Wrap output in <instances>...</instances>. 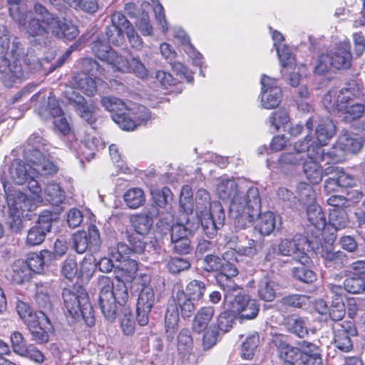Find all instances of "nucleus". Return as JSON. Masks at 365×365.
Instances as JSON below:
<instances>
[{
	"mask_svg": "<svg viewBox=\"0 0 365 365\" xmlns=\"http://www.w3.org/2000/svg\"><path fill=\"white\" fill-rule=\"evenodd\" d=\"M50 145L38 134H32L27 140L24 150V158L27 163L14 160L11 163L6 178L16 185L28 182V187L33 194L41 193L37 180L39 175L55 173L56 166L48 159Z\"/></svg>",
	"mask_w": 365,
	"mask_h": 365,
	"instance_id": "f257e3e1",
	"label": "nucleus"
},
{
	"mask_svg": "<svg viewBox=\"0 0 365 365\" xmlns=\"http://www.w3.org/2000/svg\"><path fill=\"white\" fill-rule=\"evenodd\" d=\"M77 63L81 71L73 76V88L81 91H104L107 88L123 91L125 85L117 79L106 78L107 71L92 57H83Z\"/></svg>",
	"mask_w": 365,
	"mask_h": 365,
	"instance_id": "f03ea898",
	"label": "nucleus"
},
{
	"mask_svg": "<svg viewBox=\"0 0 365 365\" xmlns=\"http://www.w3.org/2000/svg\"><path fill=\"white\" fill-rule=\"evenodd\" d=\"M91 49L97 58L106 63L114 71L133 73L140 79L148 76V69L140 60L135 58L128 59L106 43L99 36L91 43Z\"/></svg>",
	"mask_w": 365,
	"mask_h": 365,
	"instance_id": "7ed1b4c3",
	"label": "nucleus"
},
{
	"mask_svg": "<svg viewBox=\"0 0 365 365\" xmlns=\"http://www.w3.org/2000/svg\"><path fill=\"white\" fill-rule=\"evenodd\" d=\"M261 211V198L257 187L240 191L230 204V215L237 230L251 226Z\"/></svg>",
	"mask_w": 365,
	"mask_h": 365,
	"instance_id": "20e7f679",
	"label": "nucleus"
},
{
	"mask_svg": "<svg viewBox=\"0 0 365 365\" xmlns=\"http://www.w3.org/2000/svg\"><path fill=\"white\" fill-rule=\"evenodd\" d=\"M98 304L102 314L109 322H113L117 314V303L124 305L128 299L125 282L118 277L113 281L102 275L98 280Z\"/></svg>",
	"mask_w": 365,
	"mask_h": 365,
	"instance_id": "39448f33",
	"label": "nucleus"
},
{
	"mask_svg": "<svg viewBox=\"0 0 365 365\" xmlns=\"http://www.w3.org/2000/svg\"><path fill=\"white\" fill-rule=\"evenodd\" d=\"M195 209L205 233L209 237L215 236L225 219L222 205L217 201L211 202L209 192L205 189H200L196 192Z\"/></svg>",
	"mask_w": 365,
	"mask_h": 365,
	"instance_id": "423d86ee",
	"label": "nucleus"
},
{
	"mask_svg": "<svg viewBox=\"0 0 365 365\" xmlns=\"http://www.w3.org/2000/svg\"><path fill=\"white\" fill-rule=\"evenodd\" d=\"M64 306L73 318H83L90 327L94 325L93 308L86 290L81 287L64 288L62 292Z\"/></svg>",
	"mask_w": 365,
	"mask_h": 365,
	"instance_id": "0eeeda50",
	"label": "nucleus"
},
{
	"mask_svg": "<svg viewBox=\"0 0 365 365\" xmlns=\"http://www.w3.org/2000/svg\"><path fill=\"white\" fill-rule=\"evenodd\" d=\"M34 11L42 17V21L50 29L55 37L73 41L78 36L79 31L76 26L66 19H60L54 16L41 4H35Z\"/></svg>",
	"mask_w": 365,
	"mask_h": 365,
	"instance_id": "6e6552de",
	"label": "nucleus"
},
{
	"mask_svg": "<svg viewBox=\"0 0 365 365\" xmlns=\"http://www.w3.org/2000/svg\"><path fill=\"white\" fill-rule=\"evenodd\" d=\"M312 140L307 135L302 140L297 141L293 151L284 153L279 158L282 165H295L308 159H324V150L318 145L309 144Z\"/></svg>",
	"mask_w": 365,
	"mask_h": 365,
	"instance_id": "1a4fd4ad",
	"label": "nucleus"
},
{
	"mask_svg": "<svg viewBox=\"0 0 365 365\" xmlns=\"http://www.w3.org/2000/svg\"><path fill=\"white\" fill-rule=\"evenodd\" d=\"M224 301L230 312L238 314L241 319H253L259 310L257 301L245 294L242 288H237L235 291L225 294Z\"/></svg>",
	"mask_w": 365,
	"mask_h": 365,
	"instance_id": "9d476101",
	"label": "nucleus"
},
{
	"mask_svg": "<svg viewBox=\"0 0 365 365\" xmlns=\"http://www.w3.org/2000/svg\"><path fill=\"white\" fill-rule=\"evenodd\" d=\"M362 146L359 138L347 130H342L338 137L336 145L330 150L324 151V158H330L333 163L341 162L344 153H356Z\"/></svg>",
	"mask_w": 365,
	"mask_h": 365,
	"instance_id": "9b49d317",
	"label": "nucleus"
},
{
	"mask_svg": "<svg viewBox=\"0 0 365 365\" xmlns=\"http://www.w3.org/2000/svg\"><path fill=\"white\" fill-rule=\"evenodd\" d=\"M309 246L306 237L296 235L292 238L282 240L278 245V250L280 255L292 257L299 263L310 264L311 259L306 252Z\"/></svg>",
	"mask_w": 365,
	"mask_h": 365,
	"instance_id": "f8f14e48",
	"label": "nucleus"
},
{
	"mask_svg": "<svg viewBox=\"0 0 365 365\" xmlns=\"http://www.w3.org/2000/svg\"><path fill=\"white\" fill-rule=\"evenodd\" d=\"M114 118L115 123L120 128L125 130H133L138 125L150 120L151 115L145 106L129 103L125 115L123 117L120 114H117V115H114Z\"/></svg>",
	"mask_w": 365,
	"mask_h": 365,
	"instance_id": "ddd939ff",
	"label": "nucleus"
},
{
	"mask_svg": "<svg viewBox=\"0 0 365 365\" xmlns=\"http://www.w3.org/2000/svg\"><path fill=\"white\" fill-rule=\"evenodd\" d=\"M31 101L36 112L43 120L63 113L61 104L53 93H36L31 97Z\"/></svg>",
	"mask_w": 365,
	"mask_h": 365,
	"instance_id": "4468645a",
	"label": "nucleus"
},
{
	"mask_svg": "<svg viewBox=\"0 0 365 365\" xmlns=\"http://www.w3.org/2000/svg\"><path fill=\"white\" fill-rule=\"evenodd\" d=\"M66 97L68 104L75 109L83 120L90 125L96 122L97 108L91 99V96L86 99L80 93H66Z\"/></svg>",
	"mask_w": 365,
	"mask_h": 365,
	"instance_id": "2eb2a0df",
	"label": "nucleus"
},
{
	"mask_svg": "<svg viewBox=\"0 0 365 365\" xmlns=\"http://www.w3.org/2000/svg\"><path fill=\"white\" fill-rule=\"evenodd\" d=\"M53 215L49 210H43L38 216L36 224L31 227L27 233L26 244L29 246L41 245L46 235L51 231Z\"/></svg>",
	"mask_w": 365,
	"mask_h": 365,
	"instance_id": "dca6fc26",
	"label": "nucleus"
},
{
	"mask_svg": "<svg viewBox=\"0 0 365 365\" xmlns=\"http://www.w3.org/2000/svg\"><path fill=\"white\" fill-rule=\"evenodd\" d=\"M149 278L145 276L142 278H135L133 289L135 292H139L137 300V310H145L150 312L155 301L153 289L148 282Z\"/></svg>",
	"mask_w": 365,
	"mask_h": 365,
	"instance_id": "f3484780",
	"label": "nucleus"
},
{
	"mask_svg": "<svg viewBox=\"0 0 365 365\" xmlns=\"http://www.w3.org/2000/svg\"><path fill=\"white\" fill-rule=\"evenodd\" d=\"M73 247L79 253H84L88 247L97 249L100 245V234L96 225H91L88 232L78 231L73 235Z\"/></svg>",
	"mask_w": 365,
	"mask_h": 365,
	"instance_id": "a211bd4d",
	"label": "nucleus"
},
{
	"mask_svg": "<svg viewBox=\"0 0 365 365\" xmlns=\"http://www.w3.org/2000/svg\"><path fill=\"white\" fill-rule=\"evenodd\" d=\"M351 46L349 39L339 41L334 51H329L333 68L339 71L348 70L352 65Z\"/></svg>",
	"mask_w": 365,
	"mask_h": 365,
	"instance_id": "6ab92c4d",
	"label": "nucleus"
},
{
	"mask_svg": "<svg viewBox=\"0 0 365 365\" xmlns=\"http://www.w3.org/2000/svg\"><path fill=\"white\" fill-rule=\"evenodd\" d=\"M129 245L124 243H118L116 247H110V255L116 262L126 257L130 252L141 254L145 248V242L137 235L128 237Z\"/></svg>",
	"mask_w": 365,
	"mask_h": 365,
	"instance_id": "aec40b11",
	"label": "nucleus"
},
{
	"mask_svg": "<svg viewBox=\"0 0 365 365\" xmlns=\"http://www.w3.org/2000/svg\"><path fill=\"white\" fill-rule=\"evenodd\" d=\"M221 272L217 275V281L225 291V294L235 291L237 288H241L232 280V277L238 274V270L234 264L222 263Z\"/></svg>",
	"mask_w": 365,
	"mask_h": 365,
	"instance_id": "412c9836",
	"label": "nucleus"
},
{
	"mask_svg": "<svg viewBox=\"0 0 365 365\" xmlns=\"http://www.w3.org/2000/svg\"><path fill=\"white\" fill-rule=\"evenodd\" d=\"M336 133V125L334 122L329 118L322 119L317 128H316V138L317 141L313 140V138L309 136L312 140L309 144L318 145L322 149V146L327 145V141L329 140Z\"/></svg>",
	"mask_w": 365,
	"mask_h": 365,
	"instance_id": "4be33fe9",
	"label": "nucleus"
},
{
	"mask_svg": "<svg viewBox=\"0 0 365 365\" xmlns=\"http://www.w3.org/2000/svg\"><path fill=\"white\" fill-rule=\"evenodd\" d=\"M347 93H326L323 97L322 103L329 113H335L347 108L351 96Z\"/></svg>",
	"mask_w": 365,
	"mask_h": 365,
	"instance_id": "5701e85b",
	"label": "nucleus"
},
{
	"mask_svg": "<svg viewBox=\"0 0 365 365\" xmlns=\"http://www.w3.org/2000/svg\"><path fill=\"white\" fill-rule=\"evenodd\" d=\"M53 260H54V255L51 251L44 250L40 254L31 253L29 255L26 264L31 272L41 274L44 272L46 266H48Z\"/></svg>",
	"mask_w": 365,
	"mask_h": 365,
	"instance_id": "b1692460",
	"label": "nucleus"
},
{
	"mask_svg": "<svg viewBox=\"0 0 365 365\" xmlns=\"http://www.w3.org/2000/svg\"><path fill=\"white\" fill-rule=\"evenodd\" d=\"M240 191L236 182L232 179H219L215 188V192L218 197L223 201L229 202L230 204Z\"/></svg>",
	"mask_w": 365,
	"mask_h": 365,
	"instance_id": "393cba45",
	"label": "nucleus"
},
{
	"mask_svg": "<svg viewBox=\"0 0 365 365\" xmlns=\"http://www.w3.org/2000/svg\"><path fill=\"white\" fill-rule=\"evenodd\" d=\"M283 325L287 330L299 338H304L308 335V329L305 320L299 316L292 314L284 318Z\"/></svg>",
	"mask_w": 365,
	"mask_h": 365,
	"instance_id": "a878e982",
	"label": "nucleus"
},
{
	"mask_svg": "<svg viewBox=\"0 0 365 365\" xmlns=\"http://www.w3.org/2000/svg\"><path fill=\"white\" fill-rule=\"evenodd\" d=\"M101 103L106 110L111 113V118L115 122L114 115L120 114L123 117L126 114L128 105L123 102L121 99L113 96L108 95L101 98Z\"/></svg>",
	"mask_w": 365,
	"mask_h": 365,
	"instance_id": "bb28decb",
	"label": "nucleus"
},
{
	"mask_svg": "<svg viewBox=\"0 0 365 365\" xmlns=\"http://www.w3.org/2000/svg\"><path fill=\"white\" fill-rule=\"evenodd\" d=\"M34 195V197L33 198H30L26 194L20 192L14 197V209L21 215H24L25 212L34 210L36 207V203L41 202L42 197L41 196V193H38V196L36 194Z\"/></svg>",
	"mask_w": 365,
	"mask_h": 365,
	"instance_id": "cd10ccee",
	"label": "nucleus"
},
{
	"mask_svg": "<svg viewBox=\"0 0 365 365\" xmlns=\"http://www.w3.org/2000/svg\"><path fill=\"white\" fill-rule=\"evenodd\" d=\"M357 331L355 327L351 324H347V329H341L335 335L334 344L335 346L342 351L347 352L352 348V342L351 336H356Z\"/></svg>",
	"mask_w": 365,
	"mask_h": 365,
	"instance_id": "c85d7f7f",
	"label": "nucleus"
},
{
	"mask_svg": "<svg viewBox=\"0 0 365 365\" xmlns=\"http://www.w3.org/2000/svg\"><path fill=\"white\" fill-rule=\"evenodd\" d=\"M171 301L175 302L178 310L180 309L181 315L184 319L190 318L195 310L193 300L188 298L183 291L177 292Z\"/></svg>",
	"mask_w": 365,
	"mask_h": 365,
	"instance_id": "c756f323",
	"label": "nucleus"
},
{
	"mask_svg": "<svg viewBox=\"0 0 365 365\" xmlns=\"http://www.w3.org/2000/svg\"><path fill=\"white\" fill-rule=\"evenodd\" d=\"M215 309L212 307H205L197 311L192 322V329L196 333L205 331L212 319Z\"/></svg>",
	"mask_w": 365,
	"mask_h": 365,
	"instance_id": "7c9ffc66",
	"label": "nucleus"
},
{
	"mask_svg": "<svg viewBox=\"0 0 365 365\" xmlns=\"http://www.w3.org/2000/svg\"><path fill=\"white\" fill-rule=\"evenodd\" d=\"M321 159H309L303 164V171L311 183H319L323 177V170L319 163Z\"/></svg>",
	"mask_w": 365,
	"mask_h": 365,
	"instance_id": "2f4dec72",
	"label": "nucleus"
},
{
	"mask_svg": "<svg viewBox=\"0 0 365 365\" xmlns=\"http://www.w3.org/2000/svg\"><path fill=\"white\" fill-rule=\"evenodd\" d=\"M307 216L309 222L319 230L326 226V218L321 207L316 202L306 207Z\"/></svg>",
	"mask_w": 365,
	"mask_h": 365,
	"instance_id": "473e14b6",
	"label": "nucleus"
},
{
	"mask_svg": "<svg viewBox=\"0 0 365 365\" xmlns=\"http://www.w3.org/2000/svg\"><path fill=\"white\" fill-rule=\"evenodd\" d=\"M189 221L187 215L183 212L178 222L171 229L170 239L171 240H181L188 238L191 235V227L189 225Z\"/></svg>",
	"mask_w": 365,
	"mask_h": 365,
	"instance_id": "72a5a7b5",
	"label": "nucleus"
},
{
	"mask_svg": "<svg viewBox=\"0 0 365 365\" xmlns=\"http://www.w3.org/2000/svg\"><path fill=\"white\" fill-rule=\"evenodd\" d=\"M38 18L31 19L26 26L29 34L33 37H39L42 40L47 39L48 37V29L46 25L42 21V17L36 14Z\"/></svg>",
	"mask_w": 365,
	"mask_h": 365,
	"instance_id": "f704fd0d",
	"label": "nucleus"
},
{
	"mask_svg": "<svg viewBox=\"0 0 365 365\" xmlns=\"http://www.w3.org/2000/svg\"><path fill=\"white\" fill-rule=\"evenodd\" d=\"M257 227L263 235H269L276 227V216L269 211L259 213Z\"/></svg>",
	"mask_w": 365,
	"mask_h": 365,
	"instance_id": "c9c22d12",
	"label": "nucleus"
},
{
	"mask_svg": "<svg viewBox=\"0 0 365 365\" xmlns=\"http://www.w3.org/2000/svg\"><path fill=\"white\" fill-rule=\"evenodd\" d=\"M44 193L46 200L54 205H59L66 198L64 190L58 183L54 182H49L46 184L44 188Z\"/></svg>",
	"mask_w": 365,
	"mask_h": 365,
	"instance_id": "e433bc0d",
	"label": "nucleus"
},
{
	"mask_svg": "<svg viewBox=\"0 0 365 365\" xmlns=\"http://www.w3.org/2000/svg\"><path fill=\"white\" fill-rule=\"evenodd\" d=\"M31 270L22 259L16 260L11 266V277L14 282L22 284L31 278Z\"/></svg>",
	"mask_w": 365,
	"mask_h": 365,
	"instance_id": "4c0bfd02",
	"label": "nucleus"
},
{
	"mask_svg": "<svg viewBox=\"0 0 365 365\" xmlns=\"http://www.w3.org/2000/svg\"><path fill=\"white\" fill-rule=\"evenodd\" d=\"M322 359L319 353L318 347L308 344L304 347L299 365H321Z\"/></svg>",
	"mask_w": 365,
	"mask_h": 365,
	"instance_id": "58836bf2",
	"label": "nucleus"
},
{
	"mask_svg": "<svg viewBox=\"0 0 365 365\" xmlns=\"http://www.w3.org/2000/svg\"><path fill=\"white\" fill-rule=\"evenodd\" d=\"M259 344V336L257 331H252L247 334L242 344V356L245 359H250Z\"/></svg>",
	"mask_w": 365,
	"mask_h": 365,
	"instance_id": "ea45409f",
	"label": "nucleus"
},
{
	"mask_svg": "<svg viewBox=\"0 0 365 365\" xmlns=\"http://www.w3.org/2000/svg\"><path fill=\"white\" fill-rule=\"evenodd\" d=\"M130 222L137 235H145L148 234L153 223L150 217L143 214L132 216L130 217Z\"/></svg>",
	"mask_w": 365,
	"mask_h": 365,
	"instance_id": "a19ab883",
	"label": "nucleus"
},
{
	"mask_svg": "<svg viewBox=\"0 0 365 365\" xmlns=\"http://www.w3.org/2000/svg\"><path fill=\"white\" fill-rule=\"evenodd\" d=\"M53 329L50 320L43 322L41 325L29 329L31 339L37 344H44L48 341L50 332Z\"/></svg>",
	"mask_w": 365,
	"mask_h": 365,
	"instance_id": "79ce46f5",
	"label": "nucleus"
},
{
	"mask_svg": "<svg viewBox=\"0 0 365 365\" xmlns=\"http://www.w3.org/2000/svg\"><path fill=\"white\" fill-rule=\"evenodd\" d=\"M279 303L284 307L302 309L311 304L310 297L305 294H290L283 297Z\"/></svg>",
	"mask_w": 365,
	"mask_h": 365,
	"instance_id": "37998d69",
	"label": "nucleus"
},
{
	"mask_svg": "<svg viewBox=\"0 0 365 365\" xmlns=\"http://www.w3.org/2000/svg\"><path fill=\"white\" fill-rule=\"evenodd\" d=\"M347 96H351L350 102L346 103L347 108L339 111V113H344L345 115L344 118L347 120H351L361 115L364 110V106L356 101L354 93H347Z\"/></svg>",
	"mask_w": 365,
	"mask_h": 365,
	"instance_id": "c03bdc74",
	"label": "nucleus"
},
{
	"mask_svg": "<svg viewBox=\"0 0 365 365\" xmlns=\"http://www.w3.org/2000/svg\"><path fill=\"white\" fill-rule=\"evenodd\" d=\"M322 257L327 267L333 266L334 268L342 267L346 260V255L343 252H333L327 249L322 250Z\"/></svg>",
	"mask_w": 365,
	"mask_h": 365,
	"instance_id": "a18cd8bd",
	"label": "nucleus"
},
{
	"mask_svg": "<svg viewBox=\"0 0 365 365\" xmlns=\"http://www.w3.org/2000/svg\"><path fill=\"white\" fill-rule=\"evenodd\" d=\"M274 282L268 276L264 277L258 285V295L261 299L272 302L275 298Z\"/></svg>",
	"mask_w": 365,
	"mask_h": 365,
	"instance_id": "49530a36",
	"label": "nucleus"
},
{
	"mask_svg": "<svg viewBox=\"0 0 365 365\" xmlns=\"http://www.w3.org/2000/svg\"><path fill=\"white\" fill-rule=\"evenodd\" d=\"M324 174H335L340 187H352L356 185V179L351 175L346 173L342 169L338 167H328L324 170Z\"/></svg>",
	"mask_w": 365,
	"mask_h": 365,
	"instance_id": "de8ad7c7",
	"label": "nucleus"
},
{
	"mask_svg": "<svg viewBox=\"0 0 365 365\" xmlns=\"http://www.w3.org/2000/svg\"><path fill=\"white\" fill-rule=\"evenodd\" d=\"M329 219L331 225L336 230L345 228L349 224L347 214L342 208L330 209Z\"/></svg>",
	"mask_w": 365,
	"mask_h": 365,
	"instance_id": "09e8293b",
	"label": "nucleus"
},
{
	"mask_svg": "<svg viewBox=\"0 0 365 365\" xmlns=\"http://www.w3.org/2000/svg\"><path fill=\"white\" fill-rule=\"evenodd\" d=\"M123 198L128 207L131 209L139 207L145 200L143 191L137 187L128 190L124 194Z\"/></svg>",
	"mask_w": 365,
	"mask_h": 365,
	"instance_id": "8fccbe9b",
	"label": "nucleus"
},
{
	"mask_svg": "<svg viewBox=\"0 0 365 365\" xmlns=\"http://www.w3.org/2000/svg\"><path fill=\"white\" fill-rule=\"evenodd\" d=\"M297 190L299 200L304 207L316 202L314 190L309 184L299 182L297 185Z\"/></svg>",
	"mask_w": 365,
	"mask_h": 365,
	"instance_id": "3c124183",
	"label": "nucleus"
},
{
	"mask_svg": "<svg viewBox=\"0 0 365 365\" xmlns=\"http://www.w3.org/2000/svg\"><path fill=\"white\" fill-rule=\"evenodd\" d=\"M105 36L108 43L119 47L124 44L125 36L123 29L115 26H107L105 29Z\"/></svg>",
	"mask_w": 365,
	"mask_h": 365,
	"instance_id": "603ef678",
	"label": "nucleus"
},
{
	"mask_svg": "<svg viewBox=\"0 0 365 365\" xmlns=\"http://www.w3.org/2000/svg\"><path fill=\"white\" fill-rule=\"evenodd\" d=\"M193 342L188 329H182L177 339V347L180 354H190L192 350Z\"/></svg>",
	"mask_w": 365,
	"mask_h": 365,
	"instance_id": "864d4df0",
	"label": "nucleus"
},
{
	"mask_svg": "<svg viewBox=\"0 0 365 365\" xmlns=\"http://www.w3.org/2000/svg\"><path fill=\"white\" fill-rule=\"evenodd\" d=\"M206 290L205 284L200 280H192L187 284L185 291L187 297L193 301H199Z\"/></svg>",
	"mask_w": 365,
	"mask_h": 365,
	"instance_id": "5fc2aeb1",
	"label": "nucleus"
},
{
	"mask_svg": "<svg viewBox=\"0 0 365 365\" xmlns=\"http://www.w3.org/2000/svg\"><path fill=\"white\" fill-rule=\"evenodd\" d=\"M179 322V311L178 307L175 306V302H173L170 299L167 308V311L165 316V327L167 332H169V329H175Z\"/></svg>",
	"mask_w": 365,
	"mask_h": 365,
	"instance_id": "6e6d98bb",
	"label": "nucleus"
},
{
	"mask_svg": "<svg viewBox=\"0 0 365 365\" xmlns=\"http://www.w3.org/2000/svg\"><path fill=\"white\" fill-rule=\"evenodd\" d=\"M175 225V218L172 212L167 211L160 213L159 220L156 223V227L158 232L163 235L170 233Z\"/></svg>",
	"mask_w": 365,
	"mask_h": 365,
	"instance_id": "4d7b16f0",
	"label": "nucleus"
},
{
	"mask_svg": "<svg viewBox=\"0 0 365 365\" xmlns=\"http://www.w3.org/2000/svg\"><path fill=\"white\" fill-rule=\"evenodd\" d=\"M344 285L346 292L359 294L365 290V279L357 275H350L345 279Z\"/></svg>",
	"mask_w": 365,
	"mask_h": 365,
	"instance_id": "13d9d810",
	"label": "nucleus"
},
{
	"mask_svg": "<svg viewBox=\"0 0 365 365\" xmlns=\"http://www.w3.org/2000/svg\"><path fill=\"white\" fill-rule=\"evenodd\" d=\"M260 248L257 242L254 240L249 239L245 242H241L236 245V251L241 255L249 257H253L257 254Z\"/></svg>",
	"mask_w": 365,
	"mask_h": 365,
	"instance_id": "bf43d9fd",
	"label": "nucleus"
},
{
	"mask_svg": "<svg viewBox=\"0 0 365 365\" xmlns=\"http://www.w3.org/2000/svg\"><path fill=\"white\" fill-rule=\"evenodd\" d=\"M309 264L299 263V266L294 267L292 273L294 277L305 283H311L316 279L315 273L307 268Z\"/></svg>",
	"mask_w": 365,
	"mask_h": 365,
	"instance_id": "052dcab7",
	"label": "nucleus"
},
{
	"mask_svg": "<svg viewBox=\"0 0 365 365\" xmlns=\"http://www.w3.org/2000/svg\"><path fill=\"white\" fill-rule=\"evenodd\" d=\"M259 99L262 108L272 109L280 103L282 94L281 93H261Z\"/></svg>",
	"mask_w": 365,
	"mask_h": 365,
	"instance_id": "680f3d73",
	"label": "nucleus"
},
{
	"mask_svg": "<svg viewBox=\"0 0 365 365\" xmlns=\"http://www.w3.org/2000/svg\"><path fill=\"white\" fill-rule=\"evenodd\" d=\"M333 68L332 61L329 52L322 53L319 56L317 63L314 68V74L322 76Z\"/></svg>",
	"mask_w": 365,
	"mask_h": 365,
	"instance_id": "e2e57ef3",
	"label": "nucleus"
},
{
	"mask_svg": "<svg viewBox=\"0 0 365 365\" xmlns=\"http://www.w3.org/2000/svg\"><path fill=\"white\" fill-rule=\"evenodd\" d=\"M302 354V351L299 349L289 345L281 351L279 357L292 365H299Z\"/></svg>",
	"mask_w": 365,
	"mask_h": 365,
	"instance_id": "0e129e2a",
	"label": "nucleus"
},
{
	"mask_svg": "<svg viewBox=\"0 0 365 365\" xmlns=\"http://www.w3.org/2000/svg\"><path fill=\"white\" fill-rule=\"evenodd\" d=\"M289 121V116L284 110H278L274 112L268 118L267 123L269 126L275 130H279L281 125L287 124Z\"/></svg>",
	"mask_w": 365,
	"mask_h": 365,
	"instance_id": "69168bd1",
	"label": "nucleus"
},
{
	"mask_svg": "<svg viewBox=\"0 0 365 365\" xmlns=\"http://www.w3.org/2000/svg\"><path fill=\"white\" fill-rule=\"evenodd\" d=\"M153 199L159 207L169 204L173 199V195L169 188L164 187L161 190L153 189L150 191Z\"/></svg>",
	"mask_w": 365,
	"mask_h": 365,
	"instance_id": "338daca9",
	"label": "nucleus"
},
{
	"mask_svg": "<svg viewBox=\"0 0 365 365\" xmlns=\"http://www.w3.org/2000/svg\"><path fill=\"white\" fill-rule=\"evenodd\" d=\"M78 267L75 258L68 257L62 263L61 274L69 280H73L77 275Z\"/></svg>",
	"mask_w": 365,
	"mask_h": 365,
	"instance_id": "774afa93",
	"label": "nucleus"
}]
</instances>
